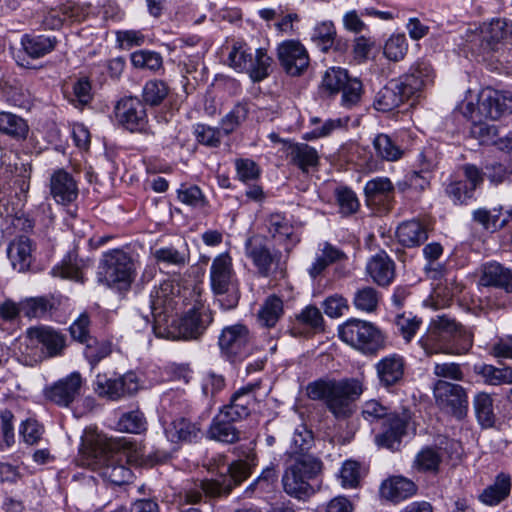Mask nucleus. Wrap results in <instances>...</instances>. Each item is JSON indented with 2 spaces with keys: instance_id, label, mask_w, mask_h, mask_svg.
I'll list each match as a JSON object with an SVG mask.
<instances>
[{
  "instance_id": "1",
  "label": "nucleus",
  "mask_w": 512,
  "mask_h": 512,
  "mask_svg": "<svg viewBox=\"0 0 512 512\" xmlns=\"http://www.w3.org/2000/svg\"><path fill=\"white\" fill-rule=\"evenodd\" d=\"M434 79V70L427 62H417L409 72L391 79L381 88L374 99L377 111L389 112L398 108L406 100L418 97L422 90Z\"/></svg>"
},
{
  "instance_id": "2",
  "label": "nucleus",
  "mask_w": 512,
  "mask_h": 512,
  "mask_svg": "<svg viewBox=\"0 0 512 512\" xmlns=\"http://www.w3.org/2000/svg\"><path fill=\"white\" fill-rule=\"evenodd\" d=\"M426 355H461L472 346V340L455 319L447 315H437L428 326L426 333L419 339Z\"/></svg>"
},
{
  "instance_id": "3",
  "label": "nucleus",
  "mask_w": 512,
  "mask_h": 512,
  "mask_svg": "<svg viewBox=\"0 0 512 512\" xmlns=\"http://www.w3.org/2000/svg\"><path fill=\"white\" fill-rule=\"evenodd\" d=\"M307 395L312 400L324 401L327 409L338 419L349 417L354 402L362 394V385L355 379L318 380L307 386Z\"/></svg>"
},
{
  "instance_id": "4",
  "label": "nucleus",
  "mask_w": 512,
  "mask_h": 512,
  "mask_svg": "<svg viewBox=\"0 0 512 512\" xmlns=\"http://www.w3.org/2000/svg\"><path fill=\"white\" fill-rule=\"evenodd\" d=\"M118 445L113 441H97L88 451V465L107 482L124 485L133 478V473L124 462L125 456L116 451Z\"/></svg>"
},
{
  "instance_id": "5",
  "label": "nucleus",
  "mask_w": 512,
  "mask_h": 512,
  "mask_svg": "<svg viewBox=\"0 0 512 512\" xmlns=\"http://www.w3.org/2000/svg\"><path fill=\"white\" fill-rule=\"evenodd\" d=\"M255 465V454L250 452L245 460H237L228 466L229 480L223 482L217 480H203L196 483L193 488L185 491V499L188 503H197L201 500L202 495L208 497H220L231 492L233 485H238L250 474L252 467Z\"/></svg>"
},
{
  "instance_id": "6",
  "label": "nucleus",
  "mask_w": 512,
  "mask_h": 512,
  "mask_svg": "<svg viewBox=\"0 0 512 512\" xmlns=\"http://www.w3.org/2000/svg\"><path fill=\"white\" fill-rule=\"evenodd\" d=\"M321 470L322 462L314 455H302L293 460H286L282 476L284 491L298 499L308 496L312 490L309 482L316 478Z\"/></svg>"
},
{
  "instance_id": "7",
  "label": "nucleus",
  "mask_w": 512,
  "mask_h": 512,
  "mask_svg": "<svg viewBox=\"0 0 512 512\" xmlns=\"http://www.w3.org/2000/svg\"><path fill=\"white\" fill-rule=\"evenodd\" d=\"M363 417L368 421L383 419L382 432L375 436V442L379 447L397 450L402 436L406 433L408 417L388 414L387 408L377 400L367 401L362 410Z\"/></svg>"
},
{
  "instance_id": "8",
  "label": "nucleus",
  "mask_w": 512,
  "mask_h": 512,
  "mask_svg": "<svg viewBox=\"0 0 512 512\" xmlns=\"http://www.w3.org/2000/svg\"><path fill=\"white\" fill-rule=\"evenodd\" d=\"M340 339L365 355H374L385 346L383 332L372 322L348 319L339 326Z\"/></svg>"
},
{
  "instance_id": "9",
  "label": "nucleus",
  "mask_w": 512,
  "mask_h": 512,
  "mask_svg": "<svg viewBox=\"0 0 512 512\" xmlns=\"http://www.w3.org/2000/svg\"><path fill=\"white\" fill-rule=\"evenodd\" d=\"M137 265L130 254L114 249L103 255L99 266L100 280L121 290L130 288L136 277Z\"/></svg>"
},
{
  "instance_id": "10",
  "label": "nucleus",
  "mask_w": 512,
  "mask_h": 512,
  "mask_svg": "<svg viewBox=\"0 0 512 512\" xmlns=\"http://www.w3.org/2000/svg\"><path fill=\"white\" fill-rule=\"evenodd\" d=\"M210 285L215 295H227V299L221 302L224 309H232L237 305L240 298L239 284L232 258L228 253L219 254L213 259L210 267Z\"/></svg>"
},
{
  "instance_id": "11",
  "label": "nucleus",
  "mask_w": 512,
  "mask_h": 512,
  "mask_svg": "<svg viewBox=\"0 0 512 512\" xmlns=\"http://www.w3.org/2000/svg\"><path fill=\"white\" fill-rule=\"evenodd\" d=\"M180 286L171 280H164L155 286L149 295V308L154 317V333L156 336H165L162 324L168 323L173 311L180 300Z\"/></svg>"
},
{
  "instance_id": "12",
  "label": "nucleus",
  "mask_w": 512,
  "mask_h": 512,
  "mask_svg": "<svg viewBox=\"0 0 512 512\" xmlns=\"http://www.w3.org/2000/svg\"><path fill=\"white\" fill-rule=\"evenodd\" d=\"M511 33L510 26L504 19H495L484 23L478 31L472 32L467 43L469 49L478 55L498 49V45Z\"/></svg>"
},
{
  "instance_id": "13",
  "label": "nucleus",
  "mask_w": 512,
  "mask_h": 512,
  "mask_svg": "<svg viewBox=\"0 0 512 512\" xmlns=\"http://www.w3.org/2000/svg\"><path fill=\"white\" fill-rule=\"evenodd\" d=\"M114 117L118 125L130 132H146L148 115L145 104L137 97L126 96L114 106Z\"/></svg>"
},
{
  "instance_id": "14",
  "label": "nucleus",
  "mask_w": 512,
  "mask_h": 512,
  "mask_svg": "<svg viewBox=\"0 0 512 512\" xmlns=\"http://www.w3.org/2000/svg\"><path fill=\"white\" fill-rule=\"evenodd\" d=\"M434 398L437 406L461 419L468 411V396L465 389L459 385L444 380H438L434 384Z\"/></svg>"
},
{
  "instance_id": "15",
  "label": "nucleus",
  "mask_w": 512,
  "mask_h": 512,
  "mask_svg": "<svg viewBox=\"0 0 512 512\" xmlns=\"http://www.w3.org/2000/svg\"><path fill=\"white\" fill-rule=\"evenodd\" d=\"M138 390L139 379L133 372H128L116 378L98 375L95 382L97 394L110 400H119L126 396H131Z\"/></svg>"
},
{
  "instance_id": "16",
  "label": "nucleus",
  "mask_w": 512,
  "mask_h": 512,
  "mask_svg": "<svg viewBox=\"0 0 512 512\" xmlns=\"http://www.w3.org/2000/svg\"><path fill=\"white\" fill-rule=\"evenodd\" d=\"M512 113V96L492 89L484 88L479 93L477 112L484 119L498 120Z\"/></svg>"
},
{
  "instance_id": "17",
  "label": "nucleus",
  "mask_w": 512,
  "mask_h": 512,
  "mask_svg": "<svg viewBox=\"0 0 512 512\" xmlns=\"http://www.w3.org/2000/svg\"><path fill=\"white\" fill-rule=\"evenodd\" d=\"M212 322V316L209 311H197L192 309L188 311L178 323V334L162 327V331L166 334L163 338H183L197 339L201 336L208 325Z\"/></svg>"
},
{
  "instance_id": "18",
  "label": "nucleus",
  "mask_w": 512,
  "mask_h": 512,
  "mask_svg": "<svg viewBox=\"0 0 512 512\" xmlns=\"http://www.w3.org/2000/svg\"><path fill=\"white\" fill-rule=\"evenodd\" d=\"M277 55L285 71L292 76L300 75L309 65L308 52L298 40L280 43Z\"/></svg>"
},
{
  "instance_id": "19",
  "label": "nucleus",
  "mask_w": 512,
  "mask_h": 512,
  "mask_svg": "<svg viewBox=\"0 0 512 512\" xmlns=\"http://www.w3.org/2000/svg\"><path fill=\"white\" fill-rule=\"evenodd\" d=\"M245 254L262 276L269 275L271 266L278 256L270 249L268 239L262 235H253L246 240Z\"/></svg>"
},
{
  "instance_id": "20",
  "label": "nucleus",
  "mask_w": 512,
  "mask_h": 512,
  "mask_svg": "<svg viewBox=\"0 0 512 512\" xmlns=\"http://www.w3.org/2000/svg\"><path fill=\"white\" fill-rule=\"evenodd\" d=\"M250 342L249 330L245 325L234 324L222 329L218 345L227 357L242 356L247 352Z\"/></svg>"
},
{
  "instance_id": "21",
  "label": "nucleus",
  "mask_w": 512,
  "mask_h": 512,
  "mask_svg": "<svg viewBox=\"0 0 512 512\" xmlns=\"http://www.w3.org/2000/svg\"><path fill=\"white\" fill-rule=\"evenodd\" d=\"M83 379L79 372H72L59 379L46 390V397L58 406L68 407L80 394Z\"/></svg>"
},
{
  "instance_id": "22",
  "label": "nucleus",
  "mask_w": 512,
  "mask_h": 512,
  "mask_svg": "<svg viewBox=\"0 0 512 512\" xmlns=\"http://www.w3.org/2000/svg\"><path fill=\"white\" fill-rule=\"evenodd\" d=\"M265 225L272 240L283 245L288 252L300 241L291 220L281 213H271Z\"/></svg>"
},
{
  "instance_id": "23",
  "label": "nucleus",
  "mask_w": 512,
  "mask_h": 512,
  "mask_svg": "<svg viewBox=\"0 0 512 512\" xmlns=\"http://www.w3.org/2000/svg\"><path fill=\"white\" fill-rule=\"evenodd\" d=\"M50 194L62 205L74 202L78 197V186L73 176L64 169L55 170L50 177Z\"/></svg>"
},
{
  "instance_id": "24",
  "label": "nucleus",
  "mask_w": 512,
  "mask_h": 512,
  "mask_svg": "<svg viewBox=\"0 0 512 512\" xmlns=\"http://www.w3.org/2000/svg\"><path fill=\"white\" fill-rule=\"evenodd\" d=\"M364 192L368 204L380 206L382 211H389L394 201V185L387 177L369 180Z\"/></svg>"
},
{
  "instance_id": "25",
  "label": "nucleus",
  "mask_w": 512,
  "mask_h": 512,
  "mask_svg": "<svg viewBox=\"0 0 512 512\" xmlns=\"http://www.w3.org/2000/svg\"><path fill=\"white\" fill-rule=\"evenodd\" d=\"M165 435L169 441L178 444L198 442L203 433L199 423L178 417L165 428Z\"/></svg>"
},
{
  "instance_id": "26",
  "label": "nucleus",
  "mask_w": 512,
  "mask_h": 512,
  "mask_svg": "<svg viewBox=\"0 0 512 512\" xmlns=\"http://www.w3.org/2000/svg\"><path fill=\"white\" fill-rule=\"evenodd\" d=\"M27 338L31 344H41L47 350L49 356L59 355L66 345L65 336L48 326L29 328Z\"/></svg>"
},
{
  "instance_id": "27",
  "label": "nucleus",
  "mask_w": 512,
  "mask_h": 512,
  "mask_svg": "<svg viewBox=\"0 0 512 512\" xmlns=\"http://www.w3.org/2000/svg\"><path fill=\"white\" fill-rule=\"evenodd\" d=\"M256 389L257 386L252 384L241 387L231 396L229 404L221 410L227 412L237 421L246 418L255 406Z\"/></svg>"
},
{
  "instance_id": "28",
  "label": "nucleus",
  "mask_w": 512,
  "mask_h": 512,
  "mask_svg": "<svg viewBox=\"0 0 512 512\" xmlns=\"http://www.w3.org/2000/svg\"><path fill=\"white\" fill-rule=\"evenodd\" d=\"M366 271L379 286H388L395 278V263L386 252L380 251L369 259Z\"/></svg>"
},
{
  "instance_id": "29",
  "label": "nucleus",
  "mask_w": 512,
  "mask_h": 512,
  "mask_svg": "<svg viewBox=\"0 0 512 512\" xmlns=\"http://www.w3.org/2000/svg\"><path fill=\"white\" fill-rule=\"evenodd\" d=\"M417 485L403 476H393L384 480L380 486V494L383 498L398 503L416 494Z\"/></svg>"
},
{
  "instance_id": "30",
  "label": "nucleus",
  "mask_w": 512,
  "mask_h": 512,
  "mask_svg": "<svg viewBox=\"0 0 512 512\" xmlns=\"http://www.w3.org/2000/svg\"><path fill=\"white\" fill-rule=\"evenodd\" d=\"M375 367L381 385L388 388L402 380L405 361L402 356L392 354L382 358Z\"/></svg>"
},
{
  "instance_id": "31",
  "label": "nucleus",
  "mask_w": 512,
  "mask_h": 512,
  "mask_svg": "<svg viewBox=\"0 0 512 512\" xmlns=\"http://www.w3.org/2000/svg\"><path fill=\"white\" fill-rule=\"evenodd\" d=\"M235 422H237L236 419L220 410L210 424L208 437L222 443H235L239 439V431L234 426Z\"/></svg>"
},
{
  "instance_id": "32",
  "label": "nucleus",
  "mask_w": 512,
  "mask_h": 512,
  "mask_svg": "<svg viewBox=\"0 0 512 512\" xmlns=\"http://www.w3.org/2000/svg\"><path fill=\"white\" fill-rule=\"evenodd\" d=\"M482 284L503 289L506 293H512V268L498 262H490L484 265Z\"/></svg>"
},
{
  "instance_id": "33",
  "label": "nucleus",
  "mask_w": 512,
  "mask_h": 512,
  "mask_svg": "<svg viewBox=\"0 0 512 512\" xmlns=\"http://www.w3.org/2000/svg\"><path fill=\"white\" fill-rule=\"evenodd\" d=\"M511 486V476L500 473L496 476L494 482L480 493L479 501L487 506H496L509 496Z\"/></svg>"
},
{
  "instance_id": "34",
  "label": "nucleus",
  "mask_w": 512,
  "mask_h": 512,
  "mask_svg": "<svg viewBox=\"0 0 512 512\" xmlns=\"http://www.w3.org/2000/svg\"><path fill=\"white\" fill-rule=\"evenodd\" d=\"M398 241L405 247H416L428 238L427 227L417 219L402 222L396 231Z\"/></svg>"
},
{
  "instance_id": "35",
  "label": "nucleus",
  "mask_w": 512,
  "mask_h": 512,
  "mask_svg": "<svg viewBox=\"0 0 512 512\" xmlns=\"http://www.w3.org/2000/svg\"><path fill=\"white\" fill-rule=\"evenodd\" d=\"M7 254L14 269L22 272L30 267L32 262V243L26 236L13 240L7 249Z\"/></svg>"
},
{
  "instance_id": "36",
  "label": "nucleus",
  "mask_w": 512,
  "mask_h": 512,
  "mask_svg": "<svg viewBox=\"0 0 512 512\" xmlns=\"http://www.w3.org/2000/svg\"><path fill=\"white\" fill-rule=\"evenodd\" d=\"M473 408L479 425L484 428L494 427L497 415L494 408L492 395L486 392H478L473 399Z\"/></svg>"
},
{
  "instance_id": "37",
  "label": "nucleus",
  "mask_w": 512,
  "mask_h": 512,
  "mask_svg": "<svg viewBox=\"0 0 512 512\" xmlns=\"http://www.w3.org/2000/svg\"><path fill=\"white\" fill-rule=\"evenodd\" d=\"M442 447L426 446L415 456L412 467L420 473L437 474L443 459Z\"/></svg>"
},
{
  "instance_id": "38",
  "label": "nucleus",
  "mask_w": 512,
  "mask_h": 512,
  "mask_svg": "<svg viewBox=\"0 0 512 512\" xmlns=\"http://www.w3.org/2000/svg\"><path fill=\"white\" fill-rule=\"evenodd\" d=\"M372 146L375 156L383 161L395 162L404 155V149L394 138L385 133L377 134L372 141Z\"/></svg>"
},
{
  "instance_id": "39",
  "label": "nucleus",
  "mask_w": 512,
  "mask_h": 512,
  "mask_svg": "<svg viewBox=\"0 0 512 512\" xmlns=\"http://www.w3.org/2000/svg\"><path fill=\"white\" fill-rule=\"evenodd\" d=\"M0 132L17 141L25 140L29 133V125L22 117L2 111L0 112Z\"/></svg>"
},
{
  "instance_id": "40",
  "label": "nucleus",
  "mask_w": 512,
  "mask_h": 512,
  "mask_svg": "<svg viewBox=\"0 0 512 512\" xmlns=\"http://www.w3.org/2000/svg\"><path fill=\"white\" fill-rule=\"evenodd\" d=\"M57 40L45 35H24L21 40L25 53L31 58H40L54 50Z\"/></svg>"
},
{
  "instance_id": "41",
  "label": "nucleus",
  "mask_w": 512,
  "mask_h": 512,
  "mask_svg": "<svg viewBox=\"0 0 512 512\" xmlns=\"http://www.w3.org/2000/svg\"><path fill=\"white\" fill-rule=\"evenodd\" d=\"M473 219L485 229L494 231L503 228L512 219V211L503 212L502 209L480 208L473 212Z\"/></svg>"
},
{
  "instance_id": "42",
  "label": "nucleus",
  "mask_w": 512,
  "mask_h": 512,
  "mask_svg": "<svg viewBox=\"0 0 512 512\" xmlns=\"http://www.w3.org/2000/svg\"><path fill=\"white\" fill-rule=\"evenodd\" d=\"M289 156L294 165L303 172L319 163V155L315 148L306 143H296L290 146Z\"/></svg>"
},
{
  "instance_id": "43",
  "label": "nucleus",
  "mask_w": 512,
  "mask_h": 512,
  "mask_svg": "<svg viewBox=\"0 0 512 512\" xmlns=\"http://www.w3.org/2000/svg\"><path fill=\"white\" fill-rule=\"evenodd\" d=\"M475 372L480 375L487 385L500 386L512 384V367H496L490 364L475 366Z\"/></svg>"
},
{
  "instance_id": "44",
  "label": "nucleus",
  "mask_w": 512,
  "mask_h": 512,
  "mask_svg": "<svg viewBox=\"0 0 512 512\" xmlns=\"http://www.w3.org/2000/svg\"><path fill=\"white\" fill-rule=\"evenodd\" d=\"M314 442L313 434L304 425H299L293 433L290 447L286 452L287 460H293L302 455H310L308 450L312 447Z\"/></svg>"
},
{
  "instance_id": "45",
  "label": "nucleus",
  "mask_w": 512,
  "mask_h": 512,
  "mask_svg": "<svg viewBox=\"0 0 512 512\" xmlns=\"http://www.w3.org/2000/svg\"><path fill=\"white\" fill-rule=\"evenodd\" d=\"M283 312V301L276 295H271L265 300L258 312V322L263 327H274L282 317Z\"/></svg>"
},
{
  "instance_id": "46",
  "label": "nucleus",
  "mask_w": 512,
  "mask_h": 512,
  "mask_svg": "<svg viewBox=\"0 0 512 512\" xmlns=\"http://www.w3.org/2000/svg\"><path fill=\"white\" fill-rule=\"evenodd\" d=\"M467 110L474 121V125L471 129L472 135L482 144H497L498 129L496 125L482 122L483 117L478 114L474 115L475 111L473 110L472 103L467 105Z\"/></svg>"
},
{
  "instance_id": "47",
  "label": "nucleus",
  "mask_w": 512,
  "mask_h": 512,
  "mask_svg": "<svg viewBox=\"0 0 512 512\" xmlns=\"http://www.w3.org/2000/svg\"><path fill=\"white\" fill-rule=\"evenodd\" d=\"M83 267L84 262L78 258L75 251H71L63 258L60 265L52 269V274L65 279L81 281Z\"/></svg>"
},
{
  "instance_id": "48",
  "label": "nucleus",
  "mask_w": 512,
  "mask_h": 512,
  "mask_svg": "<svg viewBox=\"0 0 512 512\" xmlns=\"http://www.w3.org/2000/svg\"><path fill=\"white\" fill-rule=\"evenodd\" d=\"M336 29L331 21L318 23L311 33V41L323 53L328 52L334 45Z\"/></svg>"
},
{
  "instance_id": "49",
  "label": "nucleus",
  "mask_w": 512,
  "mask_h": 512,
  "mask_svg": "<svg viewBox=\"0 0 512 512\" xmlns=\"http://www.w3.org/2000/svg\"><path fill=\"white\" fill-rule=\"evenodd\" d=\"M169 91V86L163 80H149L145 83L142 90L143 101L151 106H157L164 101Z\"/></svg>"
},
{
  "instance_id": "50",
  "label": "nucleus",
  "mask_w": 512,
  "mask_h": 512,
  "mask_svg": "<svg viewBox=\"0 0 512 512\" xmlns=\"http://www.w3.org/2000/svg\"><path fill=\"white\" fill-rule=\"evenodd\" d=\"M271 63L272 59L265 49H256L255 53H252V67L247 73L254 82L262 81L269 75Z\"/></svg>"
},
{
  "instance_id": "51",
  "label": "nucleus",
  "mask_w": 512,
  "mask_h": 512,
  "mask_svg": "<svg viewBox=\"0 0 512 512\" xmlns=\"http://www.w3.org/2000/svg\"><path fill=\"white\" fill-rule=\"evenodd\" d=\"M131 63L135 68L156 72L162 68L163 58L155 51L138 50L131 54Z\"/></svg>"
},
{
  "instance_id": "52",
  "label": "nucleus",
  "mask_w": 512,
  "mask_h": 512,
  "mask_svg": "<svg viewBox=\"0 0 512 512\" xmlns=\"http://www.w3.org/2000/svg\"><path fill=\"white\" fill-rule=\"evenodd\" d=\"M252 50L246 44H235L229 52V65L238 71H246L252 67Z\"/></svg>"
},
{
  "instance_id": "53",
  "label": "nucleus",
  "mask_w": 512,
  "mask_h": 512,
  "mask_svg": "<svg viewBox=\"0 0 512 512\" xmlns=\"http://www.w3.org/2000/svg\"><path fill=\"white\" fill-rule=\"evenodd\" d=\"M310 123L313 125V128L303 135V139L306 141L327 137L342 125L340 119H327L322 123L318 117H312Z\"/></svg>"
},
{
  "instance_id": "54",
  "label": "nucleus",
  "mask_w": 512,
  "mask_h": 512,
  "mask_svg": "<svg viewBox=\"0 0 512 512\" xmlns=\"http://www.w3.org/2000/svg\"><path fill=\"white\" fill-rule=\"evenodd\" d=\"M379 302V294L373 287L358 289L354 295L353 303L356 309L371 313L376 310Z\"/></svg>"
},
{
  "instance_id": "55",
  "label": "nucleus",
  "mask_w": 512,
  "mask_h": 512,
  "mask_svg": "<svg viewBox=\"0 0 512 512\" xmlns=\"http://www.w3.org/2000/svg\"><path fill=\"white\" fill-rule=\"evenodd\" d=\"M484 174L491 182L496 184L503 182L512 174V159L509 156H505L502 161L487 163Z\"/></svg>"
},
{
  "instance_id": "56",
  "label": "nucleus",
  "mask_w": 512,
  "mask_h": 512,
  "mask_svg": "<svg viewBox=\"0 0 512 512\" xmlns=\"http://www.w3.org/2000/svg\"><path fill=\"white\" fill-rule=\"evenodd\" d=\"M338 477L343 488H356L362 477L361 465L353 460L345 461Z\"/></svg>"
},
{
  "instance_id": "57",
  "label": "nucleus",
  "mask_w": 512,
  "mask_h": 512,
  "mask_svg": "<svg viewBox=\"0 0 512 512\" xmlns=\"http://www.w3.org/2000/svg\"><path fill=\"white\" fill-rule=\"evenodd\" d=\"M112 352V345L108 341H96L91 339L85 344L84 356L92 367L108 357Z\"/></svg>"
},
{
  "instance_id": "58",
  "label": "nucleus",
  "mask_w": 512,
  "mask_h": 512,
  "mask_svg": "<svg viewBox=\"0 0 512 512\" xmlns=\"http://www.w3.org/2000/svg\"><path fill=\"white\" fill-rule=\"evenodd\" d=\"M348 80L349 76L346 70L332 67L326 71L322 80V87L330 94H335L343 88Z\"/></svg>"
},
{
  "instance_id": "59",
  "label": "nucleus",
  "mask_w": 512,
  "mask_h": 512,
  "mask_svg": "<svg viewBox=\"0 0 512 512\" xmlns=\"http://www.w3.org/2000/svg\"><path fill=\"white\" fill-rule=\"evenodd\" d=\"M146 419L139 410L125 413L118 422L119 430L139 434L146 430Z\"/></svg>"
},
{
  "instance_id": "60",
  "label": "nucleus",
  "mask_w": 512,
  "mask_h": 512,
  "mask_svg": "<svg viewBox=\"0 0 512 512\" xmlns=\"http://www.w3.org/2000/svg\"><path fill=\"white\" fill-rule=\"evenodd\" d=\"M248 108L245 104L238 103L221 120V130L225 135L232 133L247 117Z\"/></svg>"
},
{
  "instance_id": "61",
  "label": "nucleus",
  "mask_w": 512,
  "mask_h": 512,
  "mask_svg": "<svg viewBox=\"0 0 512 512\" xmlns=\"http://www.w3.org/2000/svg\"><path fill=\"white\" fill-rule=\"evenodd\" d=\"M340 91H342V106L352 108L361 100L363 91L362 83L357 78H349Z\"/></svg>"
},
{
  "instance_id": "62",
  "label": "nucleus",
  "mask_w": 512,
  "mask_h": 512,
  "mask_svg": "<svg viewBox=\"0 0 512 512\" xmlns=\"http://www.w3.org/2000/svg\"><path fill=\"white\" fill-rule=\"evenodd\" d=\"M340 212L343 215H351L359 209V201L356 194L347 187L337 188L335 191Z\"/></svg>"
},
{
  "instance_id": "63",
  "label": "nucleus",
  "mask_w": 512,
  "mask_h": 512,
  "mask_svg": "<svg viewBox=\"0 0 512 512\" xmlns=\"http://www.w3.org/2000/svg\"><path fill=\"white\" fill-rule=\"evenodd\" d=\"M407 52V42L404 34L392 35L385 43L384 55L392 61L404 58Z\"/></svg>"
},
{
  "instance_id": "64",
  "label": "nucleus",
  "mask_w": 512,
  "mask_h": 512,
  "mask_svg": "<svg viewBox=\"0 0 512 512\" xmlns=\"http://www.w3.org/2000/svg\"><path fill=\"white\" fill-rule=\"evenodd\" d=\"M178 199L192 208H203L206 205L205 196L201 189L195 185H182L178 190Z\"/></svg>"
}]
</instances>
